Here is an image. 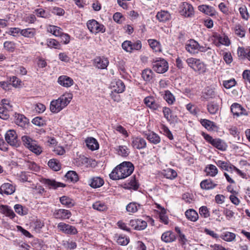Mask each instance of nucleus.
<instances>
[{
  "label": "nucleus",
  "instance_id": "obj_59",
  "mask_svg": "<svg viewBox=\"0 0 250 250\" xmlns=\"http://www.w3.org/2000/svg\"><path fill=\"white\" fill-rule=\"evenodd\" d=\"M142 45L140 41L138 40L134 42H131V52L134 50H140L142 48Z\"/></svg>",
  "mask_w": 250,
  "mask_h": 250
},
{
  "label": "nucleus",
  "instance_id": "obj_52",
  "mask_svg": "<svg viewBox=\"0 0 250 250\" xmlns=\"http://www.w3.org/2000/svg\"><path fill=\"white\" fill-rule=\"evenodd\" d=\"M164 98L169 104H173L175 101L173 95L168 90L165 91Z\"/></svg>",
  "mask_w": 250,
  "mask_h": 250
},
{
  "label": "nucleus",
  "instance_id": "obj_22",
  "mask_svg": "<svg viewBox=\"0 0 250 250\" xmlns=\"http://www.w3.org/2000/svg\"><path fill=\"white\" fill-rule=\"evenodd\" d=\"M231 111L234 115L238 117L242 115H245V110L238 104H233L231 106Z\"/></svg>",
  "mask_w": 250,
  "mask_h": 250
},
{
  "label": "nucleus",
  "instance_id": "obj_21",
  "mask_svg": "<svg viewBox=\"0 0 250 250\" xmlns=\"http://www.w3.org/2000/svg\"><path fill=\"white\" fill-rule=\"evenodd\" d=\"M139 186V185L136 181L135 176L131 177L129 181L124 183L123 185V187L127 189L137 190Z\"/></svg>",
  "mask_w": 250,
  "mask_h": 250
},
{
  "label": "nucleus",
  "instance_id": "obj_60",
  "mask_svg": "<svg viewBox=\"0 0 250 250\" xmlns=\"http://www.w3.org/2000/svg\"><path fill=\"white\" fill-rule=\"evenodd\" d=\"M9 109L0 106V118L4 120L8 119L9 117Z\"/></svg>",
  "mask_w": 250,
  "mask_h": 250
},
{
  "label": "nucleus",
  "instance_id": "obj_28",
  "mask_svg": "<svg viewBox=\"0 0 250 250\" xmlns=\"http://www.w3.org/2000/svg\"><path fill=\"white\" fill-rule=\"evenodd\" d=\"M0 212L11 219L15 216V214L13 210L6 205H1L0 206Z\"/></svg>",
  "mask_w": 250,
  "mask_h": 250
},
{
  "label": "nucleus",
  "instance_id": "obj_32",
  "mask_svg": "<svg viewBox=\"0 0 250 250\" xmlns=\"http://www.w3.org/2000/svg\"><path fill=\"white\" fill-rule=\"evenodd\" d=\"M141 205L136 202H130L126 206V210L129 214L134 213L136 212Z\"/></svg>",
  "mask_w": 250,
  "mask_h": 250
},
{
  "label": "nucleus",
  "instance_id": "obj_9",
  "mask_svg": "<svg viewBox=\"0 0 250 250\" xmlns=\"http://www.w3.org/2000/svg\"><path fill=\"white\" fill-rule=\"evenodd\" d=\"M180 13L185 17H191L194 13L193 7L188 3L183 2L180 6Z\"/></svg>",
  "mask_w": 250,
  "mask_h": 250
},
{
  "label": "nucleus",
  "instance_id": "obj_25",
  "mask_svg": "<svg viewBox=\"0 0 250 250\" xmlns=\"http://www.w3.org/2000/svg\"><path fill=\"white\" fill-rule=\"evenodd\" d=\"M87 147L91 150H97L99 148V144L97 140L93 137L87 138L85 140Z\"/></svg>",
  "mask_w": 250,
  "mask_h": 250
},
{
  "label": "nucleus",
  "instance_id": "obj_10",
  "mask_svg": "<svg viewBox=\"0 0 250 250\" xmlns=\"http://www.w3.org/2000/svg\"><path fill=\"white\" fill-rule=\"evenodd\" d=\"M58 228L61 231L67 234L75 235L78 232L75 227L66 224L64 223H59Z\"/></svg>",
  "mask_w": 250,
  "mask_h": 250
},
{
  "label": "nucleus",
  "instance_id": "obj_63",
  "mask_svg": "<svg viewBox=\"0 0 250 250\" xmlns=\"http://www.w3.org/2000/svg\"><path fill=\"white\" fill-rule=\"evenodd\" d=\"M236 82L234 79H230L224 81L223 85L226 88L229 89L235 85Z\"/></svg>",
  "mask_w": 250,
  "mask_h": 250
},
{
  "label": "nucleus",
  "instance_id": "obj_33",
  "mask_svg": "<svg viewBox=\"0 0 250 250\" xmlns=\"http://www.w3.org/2000/svg\"><path fill=\"white\" fill-rule=\"evenodd\" d=\"M47 30L56 37H60L63 32L62 29L60 27L49 25L47 26Z\"/></svg>",
  "mask_w": 250,
  "mask_h": 250
},
{
  "label": "nucleus",
  "instance_id": "obj_36",
  "mask_svg": "<svg viewBox=\"0 0 250 250\" xmlns=\"http://www.w3.org/2000/svg\"><path fill=\"white\" fill-rule=\"evenodd\" d=\"M215 96V92L213 89L212 88L208 87H207L204 91L203 92L202 97L206 100H208L210 99H212Z\"/></svg>",
  "mask_w": 250,
  "mask_h": 250
},
{
  "label": "nucleus",
  "instance_id": "obj_15",
  "mask_svg": "<svg viewBox=\"0 0 250 250\" xmlns=\"http://www.w3.org/2000/svg\"><path fill=\"white\" fill-rule=\"evenodd\" d=\"M144 101L146 105L153 110H157L160 107V104L156 102L153 97H146L144 99Z\"/></svg>",
  "mask_w": 250,
  "mask_h": 250
},
{
  "label": "nucleus",
  "instance_id": "obj_31",
  "mask_svg": "<svg viewBox=\"0 0 250 250\" xmlns=\"http://www.w3.org/2000/svg\"><path fill=\"white\" fill-rule=\"evenodd\" d=\"M198 10L210 16H213L215 15V11L213 8L207 5H201L199 6Z\"/></svg>",
  "mask_w": 250,
  "mask_h": 250
},
{
  "label": "nucleus",
  "instance_id": "obj_53",
  "mask_svg": "<svg viewBox=\"0 0 250 250\" xmlns=\"http://www.w3.org/2000/svg\"><path fill=\"white\" fill-rule=\"evenodd\" d=\"M14 209L15 212L20 215H24L27 213V210L20 204L15 205Z\"/></svg>",
  "mask_w": 250,
  "mask_h": 250
},
{
  "label": "nucleus",
  "instance_id": "obj_2",
  "mask_svg": "<svg viewBox=\"0 0 250 250\" xmlns=\"http://www.w3.org/2000/svg\"><path fill=\"white\" fill-rule=\"evenodd\" d=\"M73 97L71 93H65L58 99L51 101L50 109L53 113H58L66 107L70 102Z\"/></svg>",
  "mask_w": 250,
  "mask_h": 250
},
{
  "label": "nucleus",
  "instance_id": "obj_51",
  "mask_svg": "<svg viewBox=\"0 0 250 250\" xmlns=\"http://www.w3.org/2000/svg\"><path fill=\"white\" fill-rule=\"evenodd\" d=\"M158 208H161V211L159 214V217L161 221L164 223L165 224L167 225L168 224V218L167 215H166V210L164 208H161L160 205H158Z\"/></svg>",
  "mask_w": 250,
  "mask_h": 250
},
{
  "label": "nucleus",
  "instance_id": "obj_58",
  "mask_svg": "<svg viewBox=\"0 0 250 250\" xmlns=\"http://www.w3.org/2000/svg\"><path fill=\"white\" fill-rule=\"evenodd\" d=\"M199 214L204 218H208L209 216V212L206 206H202L199 208Z\"/></svg>",
  "mask_w": 250,
  "mask_h": 250
},
{
  "label": "nucleus",
  "instance_id": "obj_48",
  "mask_svg": "<svg viewBox=\"0 0 250 250\" xmlns=\"http://www.w3.org/2000/svg\"><path fill=\"white\" fill-rule=\"evenodd\" d=\"M219 109V105L214 102H212L208 104V111L211 114H215Z\"/></svg>",
  "mask_w": 250,
  "mask_h": 250
},
{
  "label": "nucleus",
  "instance_id": "obj_13",
  "mask_svg": "<svg viewBox=\"0 0 250 250\" xmlns=\"http://www.w3.org/2000/svg\"><path fill=\"white\" fill-rule=\"evenodd\" d=\"M58 83L62 86L68 88L74 84V81L72 78L66 76L62 75L58 79Z\"/></svg>",
  "mask_w": 250,
  "mask_h": 250
},
{
  "label": "nucleus",
  "instance_id": "obj_46",
  "mask_svg": "<svg viewBox=\"0 0 250 250\" xmlns=\"http://www.w3.org/2000/svg\"><path fill=\"white\" fill-rule=\"evenodd\" d=\"M65 177L73 183L76 182L79 180L78 174L75 171H69L65 174Z\"/></svg>",
  "mask_w": 250,
  "mask_h": 250
},
{
  "label": "nucleus",
  "instance_id": "obj_64",
  "mask_svg": "<svg viewBox=\"0 0 250 250\" xmlns=\"http://www.w3.org/2000/svg\"><path fill=\"white\" fill-rule=\"evenodd\" d=\"M51 12L53 14L58 16H62L64 13V11L63 9L57 7H53L51 10Z\"/></svg>",
  "mask_w": 250,
  "mask_h": 250
},
{
  "label": "nucleus",
  "instance_id": "obj_17",
  "mask_svg": "<svg viewBox=\"0 0 250 250\" xmlns=\"http://www.w3.org/2000/svg\"><path fill=\"white\" fill-rule=\"evenodd\" d=\"M41 182L47 186L49 188L56 189L58 187H64L65 185L62 183L57 182L54 180L43 178L41 180Z\"/></svg>",
  "mask_w": 250,
  "mask_h": 250
},
{
  "label": "nucleus",
  "instance_id": "obj_4",
  "mask_svg": "<svg viewBox=\"0 0 250 250\" xmlns=\"http://www.w3.org/2000/svg\"><path fill=\"white\" fill-rule=\"evenodd\" d=\"M21 140L24 146L37 155L40 154L42 152V147L37 142L28 136H22Z\"/></svg>",
  "mask_w": 250,
  "mask_h": 250
},
{
  "label": "nucleus",
  "instance_id": "obj_19",
  "mask_svg": "<svg viewBox=\"0 0 250 250\" xmlns=\"http://www.w3.org/2000/svg\"><path fill=\"white\" fill-rule=\"evenodd\" d=\"M71 215L70 211L64 209H57L54 213L55 218L62 220L68 219Z\"/></svg>",
  "mask_w": 250,
  "mask_h": 250
},
{
  "label": "nucleus",
  "instance_id": "obj_11",
  "mask_svg": "<svg viewBox=\"0 0 250 250\" xmlns=\"http://www.w3.org/2000/svg\"><path fill=\"white\" fill-rule=\"evenodd\" d=\"M110 87L113 91L118 93H122L125 89L124 83L119 79L113 80L111 83Z\"/></svg>",
  "mask_w": 250,
  "mask_h": 250
},
{
  "label": "nucleus",
  "instance_id": "obj_30",
  "mask_svg": "<svg viewBox=\"0 0 250 250\" xmlns=\"http://www.w3.org/2000/svg\"><path fill=\"white\" fill-rule=\"evenodd\" d=\"M146 139L153 144H158L161 141V138L159 136L154 132H151L148 134H146Z\"/></svg>",
  "mask_w": 250,
  "mask_h": 250
},
{
  "label": "nucleus",
  "instance_id": "obj_41",
  "mask_svg": "<svg viewBox=\"0 0 250 250\" xmlns=\"http://www.w3.org/2000/svg\"><path fill=\"white\" fill-rule=\"evenodd\" d=\"M34 13L38 17L45 19L51 17V14L49 12L46 11L42 8H39L35 10Z\"/></svg>",
  "mask_w": 250,
  "mask_h": 250
},
{
  "label": "nucleus",
  "instance_id": "obj_34",
  "mask_svg": "<svg viewBox=\"0 0 250 250\" xmlns=\"http://www.w3.org/2000/svg\"><path fill=\"white\" fill-rule=\"evenodd\" d=\"M205 171L207 175L214 177L217 174L218 170L215 166L209 164L206 166Z\"/></svg>",
  "mask_w": 250,
  "mask_h": 250
},
{
  "label": "nucleus",
  "instance_id": "obj_14",
  "mask_svg": "<svg viewBox=\"0 0 250 250\" xmlns=\"http://www.w3.org/2000/svg\"><path fill=\"white\" fill-rule=\"evenodd\" d=\"M109 61L106 58L97 57L94 60V65L99 69H105L107 67Z\"/></svg>",
  "mask_w": 250,
  "mask_h": 250
},
{
  "label": "nucleus",
  "instance_id": "obj_1",
  "mask_svg": "<svg viewBox=\"0 0 250 250\" xmlns=\"http://www.w3.org/2000/svg\"><path fill=\"white\" fill-rule=\"evenodd\" d=\"M134 169V165L131 162H124L112 170L109 177L113 180L123 179L130 176Z\"/></svg>",
  "mask_w": 250,
  "mask_h": 250
},
{
  "label": "nucleus",
  "instance_id": "obj_42",
  "mask_svg": "<svg viewBox=\"0 0 250 250\" xmlns=\"http://www.w3.org/2000/svg\"><path fill=\"white\" fill-rule=\"evenodd\" d=\"M36 31L35 28H26L21 29V35L24 37L31 38L36 34Z\"/></svg>",
  "mask_w": 250,
  "mask_h": 250
},
{
  "label": "nucleus",
  "instance_id": "obj_26",
  "mask_svg": "<svg viewBox=\"0 0 250 250\" xmlns=\"http://www.w3.org/2000/svg\"><path fill=\"white\" fill-rule=\"evenodd\" d=\"M217 184L213 183L212 180L209 179L202 181L200 183L201 188L206 190L213 189L217 186Z\"/></svg>",
  "mask_w": 250,
  "mask_h": 250
},
{
  "label": "nucleus",
  "instance_id": "obj_45",
  "mask_svg": "<svg viewBox=\"0 0 250 250\" xmlns=\"http://www.w3.org/2000/svg\"><path fill=\"white\" fill-rule=\"evenodd\" d=\"M93 208L100 211H104L107 209V206L103 202L97 201L92 205Z\"/></svg>",
  "mask_w": 250,
  "mask_h": 250
},
{
  "label": "nucleus",
  "instance_id": "obj_35",
  "mask_svg": "<svg viewBox=\"0 0 250 250\" xmlns=\"http://www.w3.org/2000/svg\"><path fill=\"white\" fill-rule=\"evenodd\" d=\"M185 215L188 219L191 221H196L199 217L197 212L193 209H189L185 212Z\"/></svg>",
  "mask_w": 250,
  "mask_h": 250
},
{
  "label": "nucleus",
  "instance_id": "obj_49",
  "mask_svg": "<svg viewBox=\"0 0 250 250\" xmlns=\"http://www.w3.org/2000/svg\"><path fill=\"white\" fill-rule=\"evenodd\" d=\"M60 201L62 205L68 207H71L74 206L73 201L68 197L63 196L60 198Z\"/></svg>",
  "mask_w": 250,
  "mask_h": 250
},
{
  "label": "nucleus",
  "instance_id": "obj_3",
  "mask_svg": "<svg viewBox=\"0 0 250 250\" xmlns=\"http://www.w3.org/2000/svg\"><path fill=\"white\" fill-rule=\"evenodd\" d=\"M186 62L188 66L199 73L204 74L207 71L206 65L199 59L189 58L186 60Z\"/></svg>",
  "mask_w": 250,
  "mask_h": 250
},
{
  "label": "nucleus",
  "instance_id": "obj_62",
  "mask_svg": "<svg viewBox=\"0 0 250 250\" xmlns=\"http://www.w3.org/2000/svg\"><path fill=\"white\" fill-rule=\"evenodd\" d=\"M163 112L165 118L167 120L170 121L171 119V110L167 107H164L163 109Z\"/></svg>",
  "mask_w": 250,
  "mask_h": 250
},
{
  "label": "nucleus",
  "instance_id": "obj_16",
  "mask_svg": "<svg viewBox=\"0 0 250 250\" xmlns=\"http://www.w3.org/2000/svg\"><path fill=\"white\" fill-rule=\"evenodd\" d=\"M198 42L194 40H190L186 45V50L190 54L198 53Z\"/></svg>",
  "mask_w": 250,
  "mask_h": 250
},
{
  "label": "nucleus",
  "instance_id": "obj_37",
  "mask_svg": "<svg viewBox=\"0 0 250 250\" xmlns=\"http://www.w3.org/2000/svg\"><path fill=\"white\" fill-rule=\"evenodd\" d=\"M235 34L239 38H242L245 37L246 30L245 28L240 24L235 25L233 28Z\"/></svg>",
  "mask_w": 250,
  "mask_h": 250
},
{
  "label": "nucleus",
  "instance_id": "obj_20",
  "mask_svg": "<svg viewBox=\"0 0 250 250\" xmlns=\"http://www.w3.org/2000/svg\"><path fill=\"white\" fill-rule=\"evenodd\" d=\"M130 224L134 229L139 230H143L147 227V223L145 221L139 219L131 220Z\"/></svg>",
  "mask_w": 250,
  "mask_h": 250
},
{
  "label": "nucleus",
  "instance_id": "obj_39",
  "mask_svg": "<svg viewBox=\"0 0 250 250\" xmlns=\"http://www.w3.org/2000/svg\"><path fill=\"white\" fill-rule=\"evenodd\" d=\"M15 118L16 124L21 127H24L28 123L27 119L23 115L18 114Z\"/></svg>",
  "mask_w": 250,
  "mask_h": 250
},
{
  "label": "nucleus",
  "instance_id": "obj_12",
  "mask_svg": "<svg viewBox=\"0 0 250 250\" xmlns=\"http://www.w3.org/2000/svg\"><path fill=\"white\" fill-rule=\"evenodd\" d=\"M131 146L134 148L141 149L146 147V140L141 137H132Z\"/></svg>",
  "mask_w": 250,
  "mask_h": 250
},
{
  "label": "nucleus",
  "instance_id": "obj_50",
  "mask_svg": "<svg viewBox=\"0 0 250 250\" xmlns=\"http://www.w3.org/2000/svg\"><path fill=\"white\" fill-rule=\"evenodd\" d=\"M48 47L50 48H54L55 49H60L61 44L56 40L50 39L47 40L46 42Z\"/></svg>",
  "mask_w": 250,
  "mask_h": 250
},
{
  "label": "nucleus",
  "instance_id": "obj_54",
  "mask_svg": "<svg viewBox=\"0 0 250 250\" xmlns=\"http://www.w3.org/2000/svg\"><path fill=\"white\" fill-rule=\"evenodd\" d=\"M239 11L242 19L247 20L249 18L247 8L245 5H242L239 8Z\"/></svg>",
  "mask_w": 250,
  "mask_h": 250
},
{
  "label": "nucleus",
  "instance_id": "obj_6",
  "mask_svg": "<svg viewBox=\"0 0 250 250\" xmlns=\"http://www.w3.org/2000/svg\"><path fill=\"white\" fill-rule=\"evenodd\" d=\"M86 25L89 31L95 34L100 32L104 33L105 31L104 26L99 23L95 20H88L87 21Z\"/></svg>",
  "mask_w": 250,
  "mask_h": 250
},
{
  "label": "nucleus",
  "instance_id": "obj_23",
  "mask_svg": "<svg viewBox=\"0 0 250 250\" xmlns=\"http://www.w3.org/2000/svg\"><path fill=\"white\" fill-rule=\"evenodd\" d=\"M104 184V180L99 177H93L89 181V185L93 188H100L102 187Z\"/></svg>",
  "mask_w": 250,
  "mask_h": 250
},
{
  "label": "nucleus",
  "instance_id": "obj_29",
  "mask_svg": "<svg viewBox=\"0 0 250 250\" xmlns=\"http://www.w3.org/2000/svg\"><path fill=\"white\" fill-rule=\"evenodd\" d=\"M161 239L166 243H169L174 241L176 239V237L175 234L172 231H167L162 234Z\"/></svg>",
  "mask_w": 250,
  "mask_h": 250
},
{
  "label": "nucleus",
  "instance_id": "obj_55",
  "mask_svg": "<svg viewBox=\"0 0 250 250\" xmlns=\"http://www.w3.org/2000/svg\"><path fill=\"white\" fill-rule=\"evenodd\" d=\"M4 48L9 52H13L15 49V43L13 42L6 41L4 42Z\"/></svg>",
  "mask_w": 250,
  "mask_h": 250
},
{
  "label": "nucleus",
  "instance_id": "obj_7",
  "mask_svg": "<svg viewBox=\"0 0 250 250\" xmlns=\"http://www.w3.org/2000/svg\"><path fill=\"white\" fill-rule=\"evenodd\" d=\"M152 68L158 73L163 74L168 69V62L164 59L159 58L152 62Z\"/></svg>",
  "mask_w": 250,
  "mask_h": 250
},
{
  "label": "nucleus",
  "instance_id": "obj_43",
  "mask_svg": "<svg viewBox=\"0 0 250 250\" xmlns=\"http://www.w3.org/2000/svg\"><path fill=\"white\" fill-rule=\"evenodd\" d=\"M150 47L156 52H161V44L155 40L149 39L147 41Z\"/></svg>",
  "mask_w": 250,
  "mask_h": 250
},
{
  "label": "nucleus",
  "instance_id": "obj_56",
  "mask_svg": "<svg viewBox=\"0 0 250 250\" xmlns=\"http://www.w3.org/2000/svg\"><path fill=\"white\" fill-rule=\"evenodd\" d=\"M117 243L121 245H122V246H125V245H127L129 242V238L125 237V236H122V235H120L118 236V238L117 239Z\"/></svg>",
  "mask_w": 250,
  "mask_h": 250
},
{
  "label": "nucleus",
  "instance_id": "obj_38",
  "mask_svg": "<svg viewBox=\"0 0 250 250\" xmlns=\"http://www.w3.org/2000/svg\"><path fill=\"white\" fill-rule=\"evenodd\" d=\"M200 123L208 130H213L217 128V126L214 122L207 119H201Z\"/></svg>",
  "mask_w": 250,
  "mask_h": 250
},
{
  "label": "nucleus",
  "instance_id": "obj_8",
  "mask_svg": "<svg viewBox=\"0 0 250 250\" xmlns=\"http://www.w3.org/2000/svg\"><path fill=\"white\" fill-rule=\"evenodd\" d=\"M6 141L10 146L18 147L19 146L20 142L18 139V135L14 130L7 131L5 135Z\"/></svg>",
  "mask_w": 250,
  "mask_h": 250
},
{
  "label": "nucleus",
  "instance_id": "obj_40",
  "mask_svg": "<svg viewBox=\"0 0 250 250\" xmlns=\"http://www.w3.org/2000/svg\"><path fill=\"white\" fill-rule=\"evenodd\" d=\"M154 73L149 69L144 70L142 73V77L144 81L147 82H150L154 77Z\"/></svg>",
  "mask_w": 250,
  "mask_h": 250
},
{
  "label": "nucleus",
  "instance_id": "obj_44",
  "mask_svg": "<svg viewBox=\"0 0 250 250\" xmlns=\"http://www.w3.org/2000/svg\"><path fill=\"white\" fill-rule=\"evenodd\" d=\"M48 165L55 171H58L61 168V164L57 159H52L50 160L48 163Z\"/></svg>",
  "mask_w": 250,
  "mask_h": 250
},
{
  "label": "nucleus",
  "instance_id": "obj_18",
  "mask_svg": "<svg viewBox=\"0 0 250 250\" xmlns=\"http://www.w3.org/2000/svg\"><path fill=\"white\" fill-rule=\"evenodd\" d=\"M15 191V187L10 183L3 184L0 188V193L6 195L12 194Z\"/></svg>",
  "mask_w": 250,
  "mask_h": 250
},
{
  "label": "nucleus",
  "instance_id": "obj_47",
  "mask_svg": "<svg viewBox=\"0 0 250 250\" xmlns=\"http://www.w3.org/2000/svg\"><path fill=\"white\" fill-rule=\"evenodd\" d=\"M235 237L236 235L234 233L229 231L224 233L220 236L222 239L228 242L232 241L235 239Z\"/></svg>",
  "mask_w": 250,
  "mask_h": 250
},
{
  "label": "nucleus",
  "instance_id": "obj_57",
  "mask_svg": "<svg viewBox=\"0 0 250 250\" xmlns=\"http://www.w3.org/2000/svg\"><path fill=\"white\" fill-rule=\"evenodd\" d=\"M32 123L39 126H43L45 125V121L42 118L36 117L32 121Z\"/></svg>",
  "mask_w": 250,
  "mask_h": 250
},
{
  "label": "nucleus",
  "instance_id": "obj_61",
  "mask_svg": "<svg viewBox=\"0 0 250 250\" xmlns=\"http://www.w3.org/2000/svg\"><path fill=\"white\" fill-rule=\"evenodd\" d=\"M131 42L129 41H125L122 43V46L124 50L129 53H131Z\"/></svg>",
  "mask_w": 250,
  "mask_h": 250
},
{
  "label": "nucleus",
  "instance_id": "obj_27",
  "mask_svg": "<svg viewBox=\"0 0 250 250\" xmlns=\"http://www.w3.org/2000/svg\"><path fill=\"white\" fill-rule=\"evenodd\" d=\"M117 153L124 157H127L129 153V149L125 146H118L115 147Z\"/></svg>",
  "mask_w": 250,
  "mask_h": 250
},
{
  "label": "nucleus",
  "instance_id": "obj_24",
  "mask_svg": "<svg viewBox=\"0 0 250 250\" xmlns=\"http://www.w3.org/2000/svg\"><path fill=\"white\" fill-rule=\"evenodd\" d=\"M157 19L160 22H165L170 20L171 16L167 11L161 10L156 15Z\"/></svg>",
  "mask_w": 250,
  "mask_h": 250
},
{
  "label": "nucleus",
  "instance_id": "obj_5",
  "mask_svg": "<svg viewBox=\"0 0 250 250\" xmlns=\"http://www.w3.org/2000/svg\"><path fill=\"white\" fill-rule=\"evenodd\" d=\"M202 135L204 139L212 146L219 150L224 151L227 148V145L226 143L219 138L213 139L209 135L203 132Z\"/></svg>",
  "mask_w": 250,
  "mask_h": 250
}]
</instances>
